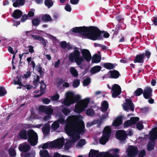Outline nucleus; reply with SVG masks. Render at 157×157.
I'll use <instances>...</instances> for the list:
<instances>
[{"label":"nucleus","instance_id":"obj_62","mask_svg":"<svg viewBox=\"0 0 157 157\" xmlns=\"http://www.w3.org/2000/svg\"><path fill=\"white\" fill-rule=\"evenodd\" d=\"M46 86L45 84H41L40 86V91L44 92V90L46 89Z\"/></svg>","mask_w":157,"mask_h":157},{"label":"nucleus","instance_id":"obj_58","mask_svg":"<svg viewBox=\"0 0 157 157\" xmlns=\"http://www.w3.org/2000/svg\"><path fill=\"white\" fill-rule=\"evenodd\" d=\"M42 101L44 104H48L51 102V100L48 98H45L42 100Z\"/></svg>","mask_w":157,"mask_h":157},{"label":"nucleus","instance_id":"obj_18","mask_svg":"<svg viewBox=\"0 0 157 157\" xmlns=\"http://www.w3.org/2000/svg\"><path fill=\"white\" fill-rule=\"evenodd\" d=\"M109 73L110 74V78L117 79L121 75L119 72L115 70L109 71Z\"/></svg>","mask_w":157,"mask_h":157},{"label":"nucleus","instance_id":"obj_26","mask_svg":"<svg viewBox=\"0 0 157 157\" xmlns=\"http://www.w3.org/2000/svg\"><path fill=\"white\" fill-rule=\"evenodd\" d=\"M90 98H86L83 100H81L79 102V103L84 107L85 108H86L87 107L88 104L90 102Z\"/></svg>","mask_w":157,"mask_h":157},{"label":"nucleus","instance_id":"obj_53","mask_svg":"<svg viewBox=\"0 0 157 157\" xmlns=\"http://www.w3.org/2000/svg\"><path fill=\"white\" fill-rule=\"evenodd\" d=\"M86 114L88 116H91L94 113V111L93 109H88L86 112Z\"/></svg>","mask_w":157,"mask_h":157},{"label":"nucleus","instance_id":"obj_6","mask_svg":"<svg viewBox=\"0 0 157 157\" xmlns=\"http://www.w3.org/2000/svg\"><path fill=\"white\" fill-rule=\"evenodd\" d=\"M28 142L32 146L36 145L38 142V136L37 134L33 130H28L27 134Z\"/></svg>","mask_w":157,"mask_h":157},{"label":"nucleus","instance_id":"obj_59","mask_svg":"<svg viewBox=\"0 0 157 157\" xmlns=\"http://www.w3.org/2000/svg\"><path fill=\"white\" fill-rule=\"evenodd\" d=\"M61 47L63 49H65L67 46V43L66 41H62L60 44Z\"/></svg>","mask_w":157,"mask_h":157},{"label":"nucleus","instance_id":"obj_37","mask_svg":"<svg viewBox=\"0 0 157 157\" xmlns=\"http://www.w3.org/2000/svg\"><path fill=\"white\" fill-rule=\"evenodd\" d=\"M44 4L46 6L49 8L53 6V2L52 0H45Z\"/></svg>","mask_w":157,"mask_h":157},{"label":"nucleus","instance_id":"obj_45","mask_svg":"<svg viewBox=\"0 0 157 157\" xmlns=\"http://www.w3.org/2000/svg\"><path fill=\"white\" fill-rule=\"evenodd\" d=\"M120 29V26L119 25H116L115 28L114 29H113L112 31L113 32V35L115 36L117 35L119 32Z\"/></svg>","mask_w":157,"mask_h":157},{"label":"nucleus","instance_id":"obj_17","mask_svg":"<svg viewBox=\"0 0 157 157\" xmlns=\"http://www.w3.org/2000/svg\"><path fill=\"white\" fill-rule=\"evenodd\" d=\"M18 148L21 152H26L30 149V146L28 144H20L18 147Z\"/></svg>","mask_w":157,"mask_h":157},{"label":"nucleus","instance_id":"obj_20","mask_svg":"<svg viewBox=\"0 0 157 157\" xmlns=\"http://www.w3.org/2000/svg\"><path fill=\"white\" fill-rule=\"evenodd\" d=\"M85 109V108L78 103L75 105L74 111L75 112L80 114Z\"/></svg>","mask_w":157,"mask_h":157},{"label":"nucleus","instance_id":"obj_12","mask_svg":"<svg viewBox=\"0 0 157 157\" xmlns=\"http://www.w3.org/2000/svg\"><path fill=\"white\" fill-rule=\"evenodd\" d=\"M152 89L150 86H146L143 90V96L146 99H148L152 95Z\"/></svg>","mask_w":157,"mask_h":157},{"label":"nucleus","instance_id":"obj_42","mask_svg":"<svg viewBox=\"0 0 157 157\" xmlns=\"http://www.w3.org/2000/svg\"><path fill=\"white\" fill-rule=\"evenodd\" d=\"M139 120V118L138 117H132L130 119L132 125L136 124Z\"/></svg>","mask_w":157,"mask_h":157},{"label":"nucleus","instance_id":"obj_9","mask_svg":"<svg viewBox=\"0 0 157 157\" xmlns=\"http://www.w3.org/2000/svg\"><path fill=\"white\" fill-rule=\"evenodd\" d=\"M81 52L82 55V59L81 61V64L82 62H84V60L87 62H90L91 59V56L89 51L87 49H82Z\"/></svg>","mask_w":157,"mask_h":157},{"label":"nucleus","instance_id":"obj_43","mask_svg":"<svg viewBox=\"0 0 157 157\" xmlns=\"http://www.w3.org/2000/svg\"><path fill=\"white\" fill-rule=\"evenodd\" d=\"M62 112L65 115L67 116L71 112V111L68 108L64 107L62 109Z\"/></svg>","mask_w":157,"mask_h":157},{"label":"nucleus","instance_id":"obj_24","mask_svg":"<svg viewBox=\"0 0 157 157\" xmlns=\"http://www.w3.org/2000/svg\"><path fill=\"white\" fill-rule=\"evenodd\" d=\"M117 65V64L116 63L113 64L110 63H106L103 64V66L107 69L110 70L113 69Z\"/></svg>","mask_w":157,"mask_h":157},{"label":"nucleus","instance_id":"obj_61","mask_svg":"<svg viewBox=\"0 0 157 157\" xmlns=\"http://www.w3.org/2000/svg\"><path fill=\"white\" fill-rule=\"evenodd\" d=\"M140 110L141 113H146L148 111V108L147 107H145L143 108H140Z\"/></svg>","mask_w":157,"mask_h":157},{"label":"nucleus","instance_id":"obj_57","mask_svg":"<svg viewBox=\"0 0 157 157\" xmlns=\"http://www.w3.org/2000/svg\"><path fill=\"white\" fill-rule=\"evenodd\" d=\"M145 155V151L144 150H142L139 152L138 156L139 157H144Z\"/></svg>","mask_w":157,"mask_h":157},{"label":"nucleus","instance_id":"obj_63","mask_svg":"<svg viewBox=\"0 0 157 157\" xmlns=\"http://www.w3.org/2000/svg\"><path fill=\"white\" fill-rule=\"evenodd\" d=\"M65 9L67 11L70 12L71 10V8L68 4H67L65 7Z\"/></svg>","mask_w":157,"mask_h":157},{"label":"nucleus","instance_id":"obj_46","mask_svg":"<svg viewBox=\"0 0 157 157\" xmlns=\"http://www.w3.org/2000/svg\"><path fill=\"white\" fill-rule=\"evenodd\" d=\"M32 23L33 25L37 26L40 24V20L37 18L33 19L32 20Z\"/></svg>","mask_w":157,"mask_h":157},{"label":"nucleus","instance_id":"obj_64","mask_svg":"<svg viewBox=\"0 0 157 157\" xmlns=\"http://www.w3.org/2000/svg\"><path fill=\"white\" fill-rule=\"evenodd\" d=\"M28 18V16L26 14H24L23 15L22 18L21 19V21L22 22H25L27 19Z\"/></svg>","mask_w":157,"mask_h":157},{"label":"nucleus","instance_id":"obj_10","mask_svg":"<svg viewBox=\"0 0 157 157\" xmlns=\"http://www.w3.org/2000/svg\"><path fill=\"white\" fill-rule=\"evenodd\" d=\"M128 155L129 157H134L138 154V150L137 147L130 145L127 149Z\"/></svg>","mask_w":157,"mask_h":157},{"label":"nucleus","instance_id":"obj_21","mask_svg":"<svg viewBox=\"0 0 157 157\" xmlns=\"http://www.w3.org/2000/svg\"><path fill=\"white\" fill-rule=\"evenodd\" d=\"M23 14L21 10H16L13 12L12 16L14 18L18 19L21 18Z\"/></svg>","mask_w":157,"mask_h":157},{"label":"nucleus","instance_id":"obj_54","mask_svg":"<svg viewBox=\"0 0 157 157\" xmlns=\"http://www.w3.org/2000/svg\"><path fill=\"white\" fill-rule=\"evenodd\" d=\"M73 98L75 101V102L78 104L79 103V101L81 98V97L80 95H74Z\"/></svg>","mask_w":157,"mask_h":157},{"label":"nucleus","instance_id":"obj_35","mask_svg":"<svg viewBox=\"0 0 157 157\" xmlns=\"http://www.w3.org/2000/svg\"><path fill=\"white\" fill-rule=\"evenodd\" d=\"M39 153L41 157H44L50 155L48 151L46 150H40Z\"/></svg>","mask_w":157,"mask_h":157},{"label":"nucleus","instance_id":"obj_2","mask_svg":"<svg viewBox=\"0 0 157 157\" xmlns=\"http://www.w3.org/2000/svg\"><path fill=\"white\" fill-rule=\"evenodd\" d=\"M72 31L75 33H78L86 38L93 40L102 39L101 32L96 26H85L75 27L72 29Z\"/></svg>","mask_w":157,"mask_h":157},{"label":"nucleus","instance_id":"obj_33","mask_svg":"<svg viewBox=\"0 0 157 157\" xmlns=\"http://www.w3.org/2000/svg\"><path fill=\"white\" fill-rule=\"evenodd\" d=\"M70 71L71 74L74 77H77L78 75V72L77 70L74 67H71L70 68Z\"/></svg>","mask_w":157,"mask_h":157},{"label":"nucleus","instance_id":"obj_1","mask_svg":"<svg viewBox=\"0 0 157 157\" xmlns=\"http://www.w3.org/2000/svg\"><path fill=\"white\" fill-rule=\"evenodd\" d=\"M66 123L65 131L69 136H72L71 140L74 143L79 139L80 134L84 133V123L78 117L70 116L66 120Z\"/></svg>","mask_w":157,"mask_h":157},{"label":"nucleus","instance_id":"obj_38","mask_svg":"<svg viewBox=\"0 0 157 157\" xmlns=\"http://www.w3.org/2000/svg\"><path fill=\"white\" fill-rule=\"evenodd\" d=\"M116 19L118 22L121 23H123L124 18L123 16L120 15H118L116 16L115 17Z\"/></svg>","mask_w":157,"mask_h":157},{"label":"nucleus","instance_id":"obj_29","mask_svg":"<svg viewBox=\"0 0 157 157\" xmlns=\"http://www.w3.org/2000/svg\"><path fill=\"white\" fill-rule=\"evenodd\" d=\"M101 57L98 54H95L93 56L92 62L93 63H97L100 62L101 60Z\"/></svg>","mask_w":157,"mask_h":157},{"label":"nucleus","instance_id":"obj_14","mask_svg":"<svg viewBox=\"0 0 157 157\" xmlns=\"http://www.w3.org/2000/svg\"><path fill=\"white\" fill-rule=\"evenodd\" d=\"M127 135L124 130H118L116 133V136L119 140H124L126 138Z\"/></svg>","mask_w":157,"mask_h":157},{"label":"nucleus","instance_id":"obj_55","mask_svg":"<svg viewBox=\"0 0 157 157\" xmlns=\"http://www.w3.org/2000/svg\"><path fill=\"white\" fill-rule=\"evenodd\" d=\"M100 31L101 32V36H102V39H101V40L103 38V36L102 35V34L103 33H104V34L103 35V36L105 38H108L109 37V34L108 33H107L106 32H104V31H101L100 30ZM100 40H101V39H100Z\"/></svg>","mask_w":157,"mask_h":157},{"label":"nucleus","instance_id":"obj_8","mask_svg":"<svg viewBox=\"0 0 157 157\" xmlns=\"http://www.w3.org/2000/svg\"><path fill=\"white\" fill-rule=\"evenodd\" d=\"M111 132V129L109 126H106L104 128L102 136L99 140L101 144L104 145L109 140Z\"/></svg>","mask_w":157,"mask_h":157},{"label":"nucleus","instance_id":"obj_47","mask_svg":"<svg viewBox=\"0 0 157 157\" xmlns=\"http://www.w3.org/2000/svg\"><path fill=\"white\" fill-rule=\"evenodd\" d=\"M132 125L130 120H127L124 122V128H128Z\"/></svg>","mask_w":157,"mask_h":157},{"label":"nucleus","instance_id":"obj_28","mask_svg":"<svg viewBox=\"0 0 157 157\" xmlns=\"http://www.w3.org/2000/svg\"><path fill=\"white\" fill-rule=\"evenodd\" d=\"M125 101L126 103L124 104L129 105L130 106V109L131 111H133L134 105L131 100L128 99H125Z\"/></svg>","mask_w":157,"mask_h":157},{"label":"nucleus","instance_id":"obj_49","mask_svg":"<svg viewBox=\"0 0 157 157\" xmlns=\"http://www.w3.org/2000/svg\"><path fill=\"white\" fill-rule=\"evenodd\" d=\"M6 94V91L3 87H0V97L4 96Z\"/></svg>","mask_w":157,"mask_h":157},{"label":"nucleus","instance_id":"obj_16","mask_svg":"<svg viewBox=\"0 0 157 157\" xmlns=\"http://www.w3.org/2000/svg\"><path fill=\"white\" fill-rule=\"evenodd\" d=\"M31 36L34 39L39 41L40 43L43 44L44 47H47L46 44L47 40H46L44 39V38L41 36L37 35L31 34Z\"/></svg>","mask_w":157,"mask_h":157},{"label":"nucleus","instance_id":"obj_39","mask_svg":"<svg viewBox=\"0 0 157 157\" xmlns=\"http://www.w3.org/2000/svg\"><path fill=\"white\" fill-rule=\"evenodd\" d=\"M53 112V109L51 108L47 107L45 108L44 113L47 114L51 115Z\"/></svg>","mask_w":157,"mask_h":157},{"label":"nucleus","instance_id":"obj_22","mask_svg":"<svg viewBox=\"0 0 157 157\" xmlns=\"http://www.w3.org/2000/svg\"><path fill=\"white\" fill-rule=\"evenodd\" d=\"M50 125L48 123H45L42 127V131L44 136L47 135L49 132Z\"/></svg>","mask_w":157,"mask_h":157},{"label":"nucleus","instance_id":"obj_23","mask_svg":"<svg viewBox=\"0 0 157 157\" xmlns=\"http://www.w3.org/2000/svg\"><path fill=\"white\" fill-rule=\"evenodd\" d=\"M14 2L13 5V7H17L20 6H22L25 4V0H12V2Z\"/></svg>","mask_w":157,"mask_h":157},{"label":"nucleus","instance_id":"obj_56","mask_svg":"<svg viewBox=\"0 0 157 157\" xmlns=\"http://www.w3.org/2000/svg\"><path fill=\"white\" fill-rule=\"evenodd\" d=\"M71 146V144L70 142H67L64 145V147L67 150H68L69 149Z\"/></svg>","mask_w":157,"mask_h":157},{"label":"nucleus","instance_id":"obj_44","mask_svg":"<svg viewBox=\"0 0 157 157\" xmlns=\"http://www.w3.org/2000/svg\"><path fill=\"white\" fill-rule=\"evenodd\" d=\"M56 84L58 86L64 83L65 82V80L62 78H58L56 80Z\"/></svg>","mask_w":157,"mask_h":157},{"label":"nucleus","instance_id":"obj_40","mask_svg":"<svg viewBox=\"0 0 157 157\" xmlns=\"http://www.w3.org/2000/svg\"><path fill=\"white\" fill-rule=\"evenodd\" d=\"M91 82V79L90 78H87L84 79L83 82V85L84 86H88Z\"/></svg>","mask_w":157,"mask_h":157},{"label":"nucleus","instance_id":"obj_19","mask_svg":"<svg viewBox=\"0 0 157 157\" xmlns=\"http://www.w3.org/2000/svg\"><path fill=\"white\" fill-rule=\"evenodd\" d=\"M123 122L122 117L121 115L117 117L113 121L112 123L113 126L115 127L118 126Z\"/></svg>","mask_w":157,"mask_h":157},{"label":"nucleus","instance_id":"obj_30","mask_svg":"<svg viewBox=\"0 0 157 157\" xmlns=\"http://www.w3.org/2000/svg\"><path fill=\"white\" fill-rule=\"evenodd\" d=\"M22 79L21 77L17 76L16 78L14 79L13 82L14 85H18L20 86H23V84H22Z\"/></svg>","mask_w":157,"mask_h":157},{"label":"nucleus","instance_id":"obj_32","mask_svg":"<svg viewBox=\"0 0 157 157\" xmlns=\"http://www.w3.org/2000/svg\"><path fill=\"white\" fill-rule=\"evenodd\" d=\"M143 90L140 88H139L135 91L133 93V95L135 96H139L142 94H143Z\"/></svg>","mask_w":157,"mask_h":157},{"label":"nucleus","instance_id":"obj_60","mask_svg":"<svg viewBox=\"0 0 157 157\" xmlns=\"http://www.w3.org/2000/svg\"><path fill=\"white\" fill-rule=\"evenodd\" d=\"M31 10L29 11L28 13L27 16L28 17H33L34 16V13L33 11H34V9H31Z\"/></svg>","mask_w":157,"mask_h":157},{"label":"nucleus","instance_id":"obj_25","mask_svg":"<svg viewBox=\"0 0 157 157\" xmlns=\"http://www.w3.org/2000/svg\"><path fill=\"white\" fill-rule=\"evenodd\" d=\"M101 69V67L100 66H96L93 67L90 70L91 73L95 74L100 71Z\"/></svg>","mask_w":157,"mask_h":157},{"label":"nucleus","instance_id":"obj_50","mask_svg":"<svg viewBox=\"0 0 157 157\" xmlns=\"http://www.w3.org/2000/svg\"><path fill=\"white\" fill-rule=\"evenodd\" d=\"M86 140L84 139H81L80 140L78 143V145L79 147H82L86 144Z\"/></svg>","mask_w":157,"mask_h":157},{"label":"nucleus","instance_id":"obj_52","mask_svg":"<svg viewBox=\"0 0 157 157\" xmlns=\"http://www.w3.org/2000/svg\"><path fill=\"white\" fill-rule=\"evenodd\" d=\"M59 98V95L56 94L53 96H51V100L52 101H56L58 100Z\"/></svg>","mask_w":157,"mask_h":157},{"label":"nucleus","instance_id":"obj_4","mask_svg":"<svg viewBox=\"0 0 157 157\" xmlns=\"http://www.w3.org/2000/svg\"><path fill=\"white\" fill-rule=\"evenodd\" d=\"M80 56V52L78 48L75 47L74 51L69 54L68 57L69 59L71 62H73L75 61L77 65H80L82 58V56Z\"/></svg>","mask_w":157,"mask_h":157},{"label":"nucleus","instance_id":"obj_7","mask_svg":"<svg viewBox=\"0 0 157 157\" xmlns=\"http://www.w3.org/2000/svg\"><path fill=\"white\" fill-rule=\"evenodd\" d=\"M151 54V52L148 50L145 51L144 53L137 54L134 60V62L135 63H143L144 59H146V61L148 60Z\"/></svg>","mask_w":157,"mask_h":157},{"label":"nucleus","instance_id":"obj_51","mask_svg":"<svg viewBox=\"0 0 157 157\" xmlns=\"http://www.w3.org/2000/svg\"><path fill=\"white\" fill-rule=\"evenodd\" d=\"M136 128L139 130H141L144 128V125L142 123L138 122L136 124Z\"/></svg>","mask_w":157,"mask_h":157},{"label":"nucleus","instance_id":"obj_3","mask_svg":"<svg viewBox=\"0 0 157 157\" xmlns=\"http://www.w3.org/2000/svg\"><path fill=\"white\" fill-rule=\"evenodd\" d=\"M110 152H100L98 150L91 149L89 154V157H120L118 153L120 150L118 148H112L109 150Z\"/></svg>","mask_w":157,"mask_h":157},{"label":"nucleus","instance_id":"obj_15","mask_svg":"<svg viewBox=\"0 0 157 157\" xmlns=\"http://www.w3.org/2000/svg\"><path fill=\"white\" fill-rule=\"evenodd\" d=\"M64 143V139L59 138L53 142L52 144L55 147L61 148L63 146Z\"/></svg>","mask_w":157,"mask_h":157},{"label":"nucleus","instance_id":"obj_34","mask_svg":"<svg viewBox=\"0 0 157 157\" xmlns=\"http://www.w3.org/2000/svg\"><path fill=\"white\" fill-rule=\"evenodd\" d=\"M59 124L57 121L54 122L52 124L51 128L52 130L55 131L59 127Z\"/></svg>","mask_w":157,"mask_h":157},{"label":"nucleus","instance_id":"obj_48","mask_svg":"<svg viewBox=\"0 0 157 157\" xmlns=\"http://www.w3.org/2000/svg\"><path fill=\"white\" fill-rule=\"evenodd\" d=\"M80 82L78 79L75 80L73 82V86L75 88H77L79 86Z\"/></svg>","mask_w":157,"mask_h":157},{"label":"nucleus","instance_id":"obj_36","mask_svg":"<svg viewBox=\"0 0 157 157\" xmlns=\"http://www.w3.org/2000/svg\"><path fill=\"white\" fill-rule=\"evenodd\" d=\"M36 70L40 73V77H43L44 75V73L42 71V68L40 65L36 66Z\"/></svg>","mask_w":157,"mask_h":157},{"label":"nucleus","instance_id":"obj_31","mask_svg":"<svg viewBox=\"0 0 157 157\" xmlns=\"http://www.w3.org/2000/svg\"><path fill=\"white\" fill-rule=\"evenodd\" d=\"M42 20L44 22L51 21L52 18L48 14H45L42 17Z\"/></svg>","mask_w":157,"mask_h":157},{"label":"nucleus","instance_id":"obj_5","mask_svg":"<svg viewBox=\"0 0 157 157\" xmlns=\"http://www.w3.org/2000/svg\"><path fill=\"white\" fill-rule=\"evenodd\" d=\"M149 139L151 142H149L147 145V149L148 151L153 150L155 143L154 140L157 139V127L153 128L149 132Z\"/></svg>","mask_w":157,"mask_h":157},{"label":"nucleus","instance_id":"obj_11","mask_svg":"<svg viewBox=\"0 0 157 157\" xmlns=\"http://www.w3.org/2000/svg\"><path fill=\"white\" fill-rule=\"evenodd\" d=\"M112 90L113 91L112 94V97L116 98L121 94V89L119 85L115 84L112 86Z\"/></svg>","mask_w":157,"mask_h":157},{"label":"nucleus","instance_id":"obj_27","mask_svg":"<svg viewBox=\"0 0 157 157\" xmlns=\"http://www.w3.org/2000/svg\"><path fill=\"white\" fill-rule=\"evenodd\" d=\"M108 107V102L106 101H104L102 104L101 110L102 112H105L107 110Z\"/></svg>","mask_w":157,"mask_h":157},{"label":"nucleus","instance_id":"obj_13","mask_svg":"<svg viewBox=\"0 0 157 157\" xmlns=\"http://www.w3.org/2000/svg\"><path fill=\"white\" fill-rule=\"evenodd\" d=\"M28 130H26L25 129L20 130L17 136L19 140H26L28 139L27 134Z\"/></svg>","mask_w":157,"mask_h":157},{"label":"nucleus","instance_id":"obj_41","mask_svg":"<svg viewBox=\"0 0 157 157\" xmlns=\"http://www.w3.org/2000/svg\"><path fill=\"white\" fill-rule=\"evenodd\" d=\"M9 155L12 157H15L16 155V153L15 149L13 148L10 149L9 150Z\"/></svg>","mask_w":157,"mask_h":157}]
</instances>
